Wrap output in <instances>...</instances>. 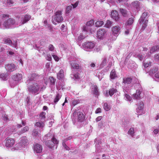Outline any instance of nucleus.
I'll return each mask as SVG.
<instances>
[{
    "label": "nucleus",
    "instance_id": "nucleus-1",
    "mask_svg": "<svg viewBox=\"0 0 159 159\" xmlns=\"http://www.w3.org/2000/svg\"><path fill=\"white\" fill-rule=\"evenodd\" d=\"M8 16L3 15L0 16V27L3 28H11L15 23V20L12 19H9Z\"/></svg>",
    "mask_w": 159,
    "mask_h": 159
},
{
    "label": "nucleus",
    "instance_id": "nucleus-2",
    "mask_svg": "<svg viewBox=\"0 0 159 159\" xmlns=\"http://www.w3.org/2000/svg\"><path fill=\"white\" fill-rule=\"evenodd\" d=\"M28 140L26 137H22L20 142L16 144L13 147L11 148L12 151L21 150L25 148L27 145Z\"/></svg>",
    "mask_w": 159,
    "mask_h": 159
},
{
    "label": "nucleus",
    "instance_id": "nucleus-3",
    "mask_svg": "<svg viewBox=\"0 0 159 159\" xmlns=\"http://www.w3.org/2000/svg\"><path fill=\"white\" fill-rule=\"evenodd\" d=\"M147 13H143L139 20L140 25L142 27V29H144L147 25Z\"/></svg>",
    "mask_w": 159,
    "mask_h": 159
},
{
    "label": "nucleus",
    "instance_id": "nucleus-4",
    "mask_svg": "<svg viewBox=\"0 0 159 159\" xmlns=\"http://www.w3.org/2000/svg\"><path fill=\"white\" fill-rule=\"evenodd\" d=\"M62 18L61 16V11L56 12L55 14L52 17V22L55 25L59 23L62 21Z\"/></svg>",
    "mask_w": 159,
    "mask_h": 159
},
{
    "label": "nucleus",
    "instance_id": "nucleus-5",
    "mask_svg": "<svg viewBox=\"0 0 159 159\" xmlns=\"http://www.w3.org/2000/svg\"><path fill=\"white\" fill-rule=\"evenodd\" d=\"M41 87L37 83H34L29 87V90L33 93H37Z\"/></svg>",
    "mask_w": 159,
    "mask_h": 159
},
{
    "label": "nucleus",
    "instance_id": "nucleus-6",
    "mask_svg": "<svg viewBox=\"0 0 159 159\" xmlns=\"http://www.w3.org/2000/svg\"><path fill=\"white\" fill-rule=\"evenodd\" d=\"M95 46L94 43L90 42H86L83 44V47L84 49L87 51H90Z\"/></svg>",
    "mask_w": 159,
    "mask_h": 159
},
{
    "label": "nucleus",
    "instance_id": "nucleus-7",
    "mask_svg": "<svg viewBox=\"0 0 159 159\" xmlns=\"http://www.w3.org/2000/svg\"><path fill=\"white\" fill-rule=\"evenodd\" d=\"M143 103L142 102H140L138 104L136 112L139 115H141L145 113L143 110Z\"/></svg>",
    "mask_w": 159,
    "mask_h": 159
},
{
    "label": "nucleus",
    "instance_id": "nucleus-8",
    "mask_svg": "<svg viewBox=\"0 0 159 159\" xmlns=\"http://www.w3.org/2000/svg\"><path fill=\"white\" fill-rule=\"evenodd\" d=\"M59 141L54 137L52 139V141H48L46 143V145L50 148L53 147L54 144L57 145Z\"/></svg>",
    "mask_w": 159,
    "mask_h": 159
},
{
    "label": "nucleus",
    "instance_id": "nucleus-9",
    "mask_svg": "<svg viewBox=\"0 0 159 159\" xmlns=\"http://www.w3.org/2000/svg\"><path fill=\"white\" fill-rule=\"evenodd\" d=\"M111 17L116 21H118L120 17L118 12L115 10H112L111 12Z\"/></svg>",
    "mask_w": 159,
    "mask_h": 159
},
{
    "label": "nucleus",
    "instance_id": "nucleus-10",
    "mask_svg": "<svg viewBox=\"0 0 159 159\" xmlns=\"http://www.w3.org/2000/svg\"><path fill=\"white\" fill-rule=\"evenodd\" d=\"M116 90L114 88L111 89L109 90H106L104 91L103 93L106 97H108L109 96H112L114 93L116 92Z\"/></svg>",
    "mask_w": 159,
    "mask_h": 159
},
{
    "label": "nucleus",
    "instance_id": "nucleus-11",
    "mask_svg": "<svg viewBox=\"0 0 159 159\" xmlns=\"http://www.w3.org/2000/svg\"><path fill=\"white\" fill-rule=\"evenodd\" d=\"M106 32L104 30H99L97 32V37L99 39H102L105 36Z\"/></svg>",
    "mask_w": 159,
    "mask_h": 159
},
{
    "label": "nucleus",
    "instance_id": "nucleus-12",
    "mask_svg": "<svg viewBox=\"0 0 159 159\" xmlns=\"http://www.w3.org/2000/svg\"><path fill=\"white\" fill-rule=\"evenodd\" d=\"M94 21L93 20H91L87 22L86 25H84L82 28L83 31H88V27L92 26L94 24Z\"/></svg>",
    "mask_w": 159,
    "mask_h": 159
},
{
    "label": "nucleus",
    "instance_id": "nucleus-13",
    "mask_svg": "<svg viewBox=\"0 0 159 159\" xmlns=\"http://www.w3.org/2000/svg\"><path fill=\"white\" fill-rule=\"evenodd\" d=\"M34 150L35 153H40L42 151V146L39 144H35L34 145Z\"/></svg>",
    "mask_w": 159,
    "mask_h": 159
},
{
    "label": "nucleus",
    "instance_id": "nucleus-14",
    "mask_svg": "<svg viewBox=\"0 0 159 159\" xmlns=\"http://www.w3.org/2000/svg\"><path fill=\"white\" fill-rule=\"evenodd\" d=\"M120 29L121 27L119 26H115L112 27V31L114 34L117 35L120 33Z\"/></svg>",
    "mask_w": 159,
    "mask_h": 159
},
{
    "label": "nucleus",
    "instance_id": "nucleus-15",
    "mask_svg": "<svg viewBox=\"0 0 159 159\" xmlns=\"http://www.w3.org/2000/svg\"><path fill=\"white\" fill-rule=\"evenodd\" d=\"M15 140L12 139H10L7 140L6 146L9 148H12L15 143Z\"/></svg>",
    "mask_w": 159,
    "mask_h": 159
},
{
    "label": "nucleus",
    "instance_id": "nucleus-16",
    "mask_svg": "<svg viewBox=\"0 0 159 159\" xmlns=\"http://www.w3.org/2000/svg\"><path fill=\"white\" fill-rule=\"evenodd\" d=\"M6 68L7 70L10 72L13 71L16 69L15 65L13 64H9L6 66Z\"/></svg>",
    "mask_w": 159,
    "mask_h": 159
},
{
    "label": "nucleus",
    "instance_id": "nucleus-17",
    "mask_svg": "<svg viewBox=\"0 0 159 159\" xmlns=\"http://www.w3.org/2000/svg\"><path fill=\"white\" fill-rule=\"evenodd\" d=\"M64 76L65 72L63 70L61 69L57 74V78L59 80L62 79L64 77Z\"/></svg>",
    "mask_w": 159,
    "mask_h": 159
},
{
    "label": "nucleus",
    "instance_id": "nucleus-18",
    "mask_svg": "<svg viewBox=\"0 0 159 159\" xmlns=\"http://www.w3.org/2000/svg\"><path fill=\"white\" fill-rule=\"evenodd\" d=\"M134 22V19L133 18H131L128 20L125 24V27L126 28H129V29H131V27L130 25L133 24Z\"/></svg>",
    "mask_w": 159,
    "mask_h": 159
},
{
    "label": "nucleus",
    "instance_id": "nucleus-19",
    "mask_svg": "<svg viewBox=\"0 0 159 159\" xmlns=\"http://www.w3.org/2000/svg\"><path fill=\"white\" fill-rule=\"evenodd\" d=\"M22 74H18L13 75V79L16 81H19L22 79Z\"/></svg>",
    "mask_w": 159,
    "mask_h": 159
},
{
    "label": "nucleus",
    "instance_id": "nucleus-20",
    "mask_svg": "<svg viewBox=\"0 0 159 159\" xmlns=\"http://www.w3.org/2000/svg\"><path fill=\"white\" fill-rule=\"evenodd\" d=\"M134 98L135 99H139L141 98V91L139 90H137L135 94H133Z\"/></svg>",
    "mask_w": 159,
    "mask_h": 159
},
{
    "label": "nucleus",
    "instance_id": "nucleus-21",
    "mask_svg": "<svg viewBox=\"0 0 159 159\" xmlns=\"http://www.w3.org/2000/svg\"><path fill=\"white\" fill-rule=\"evenodd\" d=\"M70 65L71 67L74 69H77L79 68V65L75 61H70Z\"/></svg>",
    "mask_w": 159,
    "mask_h": 159
},
{
    "label": "nucleus",
    "instance_id": "nucleus-22",
    "mask_svg": "<svg viewBox=\"0 0 159 159\" xmlns=\"http://www.w3.org/2000/svg\"><path fill=\"white\" fill-rule=\"evenodd\" d=\"M92 92L93 94L97 95L99 94L98 91L97 87L96 85L92 86Z\"/></svg>",
    "mask_w": 159,
    "mask_h": 159
},
{
    "label": "nucleus",
    "instance_id": "nucleus-23",
    "mask_svg": "<svg viewBox=\"0 0 159 159\" xmlns=\"http://www.w3.org/2000/svg\"><path fill=\"white\" fill-rule=\"evenodd\" d=\"M135 131L134 128L133 127H131L129 129L128 134L130 135L131 137H133L135 135Z\"/></svg>",
    "mask_w": 159,
    "mask_h": 159
},
{
    "label": "nucleus",
    "instance_id": "nucleus-24",
    "mask_svg": "<svg viewBox=\"0 0 159 159\" xmlns=\"http://www.w3.org/2000/svg\"><path fill=\"white\" fill-rule=\"evenodd\" d=\"M30 18V16L28 15H25L22 18V24H24L28 21Z\"/></svg>",
    "mask_w": 159,
    "mask_h": 159
},
{
    "label": "nucleus",
    "instance_id": "nucleus-25",
    "mask_svg": "<svg viewBox=\"0 0 159 159\" xmlns=\"http://www.w3.org/2000/svg\"><path fill=\"white\" fill-rule=\"evenodd\" d=\"M78 118L79 121H82L84 119V116L83 113L81 112H79L78 113Z\"/></svg>",
    "mask_w": 159,
    "mask_h": 159
},
{
    "label": "nucleus",
    "instance_id": "nucleus-26",
    "mask_svg": "<svg viewBox=\"0 0 159 159\" xmlns=\"http://www.w3.org/2000/svg\"><path fill=\"white\" fill-rule=\"evenodd\" d=\"M110 78L114 79L117 77V75L116 73L115 70H112L111 72L110 75Z\"/></svg>",
    "mask_w": 159,
    "mask_h": 159
},
{
    "label": "nucleus",
    "instance_id": "nucleus-27",
    "mask_svg": "<svg viewBox=\"0 0 159 159\" xmlns=\"http://www.w3.org/2000/svg\"><path fill=\"white\" fill-rule=\"evenodd\" d=\"M84 33L83 32L82 34H80L78 37V38L77 39V40L78 41H79L81 40L82 39H84L85 37H86L85 35H84L85 33V31H84Z\"/></svg>",
    "mask_w": 159,
    "mask_h": 159
},
{
    "label": "nucleus",
    "instance_id": "nucleus-28",
    "mask_svg": "<svg viewBox=\"0 0 159 159\" xmlns=\"http://www.w3.org/2000/svg\"><path fill=\"white\" fill-rule=\"evenodd\" d=\"M131 80L130 78H125L123 79V82L124 84H129L131 82Z\"/></svg>",
    "mask_w": 159,
    "mask_h": 159
},
{
    "label": "nucleus",
    "instance_id": "nucleus-29",
    "mask_svg": "<svg viewBox=\"0 0 159 159\" xmlns=\"http://www.w3.org/2000/svg\"><path fill=\"white\" fill-rule=\"evenodd\" d=\"M111 106L107 103H105L104 105L103 108L106 111H108L111 109Z\"/></svg>",
    "mask_w": 159,
    "mask_h": 159
},
{
    "label": "nucleus",
    "instance_id": "nucleus-30",
    "mask_svg": "<svg viewBox=\"0 0 159 159\" xmlns=\"http://www.w3.org/2000/svg\"><path fill=\"white\" fill-rule=\"evenodd\" d=\"M35 125L39 128H43L44 126V124L43 122H37L35 124Z\"/></svg>",
    "mask_w": 159,
    "mask_h": 159
},
{
    "label": "nucleus",
    "instance_id": "nucleus-31",
    "mask_svg": "<svg viewBox=\"0 0 159 159\" xmlns=\"http://www.w3.org/2000/svg\"><path fill=\"white\" fill-rule=\"evenodd\" d=\"M124 98L126 100L129 102H131L132 101V98L130 95L127 94L125 95Z\"/></svg>",
    "mask_w": 159,
    "mask_h": 159
},
{
    "label": "nucleus",
    "instance_id": "nucleus-32",
    "mask_svg": "<svg viewBox=\"0 0 159 159\" xmlns=\"http://www.w3.org/2000/svg\"><path fill=\"white\" fill-rule=\"evenodd\" d=\"M112 24V22L109 20L107 21L105 25V26L107 28H109L111 26Z\"/></svg>",
    "mask_w": 159,
    "mask_h": 159
},
{
    "label": "nucleus",
    "instance_id": "nucleus-33",
    "mask_svg": "<svg viewBox=\"0 0 159 159\" xmlns=\"http://www.w3.org/2000/svg\"><path fill=\"white\" fill-rule=\"evenodd\" d=\"M104 24V22L102 21H97L95 23V25L97 27H100L102 26L103 24Z\"/></svg>",
    "mask_w": 159,
    "mask_h": 159
},
{
    "label": "nucleus",
    "instance_id": "nucleus-34",
    "mask_svg": "<svg viewBox=\"0 0 159 159\" xmlns=\"http://www.w3.org/2000/svg\"><path fill=\"white\" fill-rule=\"evenodd\" d=\"M29 130V127L28 126H25L21 130L20 134L24 133L27 131Z\"/></svg>",
    "mask_w": 159,
    "mask_h": 159
},
{
    "label": "nucleus",
    "instance_id": "nucleus-35",
    "mask_svg": "<svg viewBox=\"0 0 159 159\" xmlns=\"http://www.w3.org/2000/svg\"><path fill=\"white\" fill-rule=\"evenodd\" d=\"M0 78L3 80H6L7 79V75L6 74H2L1 75Z\"/></svg>",
    "mask_w": 159,
    "mask_h": 159
},
{
    "label": "nucleus",
    "instance_id": "nucleus-36",
    "mask_svg": "<svg viewBox=\"0 0 159 159\" xmlns=\"http://www.w3.org/2000/svg\"><path fill=\"white\" fill-rule=\"evenodd\" d=\"M120 11L122 15L124 16H125L127 14V11L123 9H120Z\"/></svg>",
    "mask_w": 159,
    "mask_h": 159
},
{
    "label": "nucleus",
    "instance_id": "nucleus-37",
    "mask_svg": "<svg viewBox=\"0 0 159 159\" xmlns=\"http://www.w3.org/2000/svg\"><path fill=\"white\" fill-rule=\"evenodd\" d=\"M159 49V46L154 47L151 48L150 50V52H153L154 51L157 50Z\"/></svg>",
    "mask_w": 159,
    "mask_h": 159
},
{
    "label": "nucleus",
    "instance_id": "nucleus-38",
    "mask_svg": "<svg viewBox=\"0 0 159 159\" xmlns=\"http://www.w3.org/2000/svg\"><path fill=\"white\" fill-rule=\"evenodd\" d=\"M54 59L56 61H58L60 59V58L55 54H52V55Z\"/></svg>",
    "mask_w": 159,
    "mask_h": 159
},
{
    "label": "nucleus",
    "instance_id": "nucleus-39",
    "mask_svg": "<svg viewBox=\"0 0 159 159\" xmlns=\"http://www.w3.org/2000/svg\"><path fill=\"white\" fill-rule=\"evenodd\" d=\"M61 98V96L59 95V94H58L57 95L56 98L54 99V102L55 103L57 102L59 100V99Z\"/></svg>",
    "mask_w": 159,
    "mask_h": 159
},
{
    "label": "nucleus",
    "instance_id": "nucleus-40",
    "mask_svg": "<svg viewBox=\"0 0 159 159\" xmlns=\"http://www.w3.org/2000/svg\"><path fill=\"white\" fill-rule=\"evenodd\" d=\"M48 81H50L51 84H53L55 83V80L53 77H51L49 79H48Z\"/></svg>",
    "mask_w": 159,
    "mask_h": 159
},
{
    "label": "nucleus",
    "instance_id": "nucleus-41",
    "mask_svg": "<svg viewBox=\"0 0 159 159\" xmlns=\"http://www.w3.org/2000/svg\"><path fill=\"white\" fill-rule=\"evenodd\" d=\"M159 132V128H156L154 129L153 133L155 134H157Z\"/></svg>",
    "mask_w": 159,
    "mask_h": 159
},
{
    "label": "nucleus",
    "instance_id": "nucleus-42",
    "mask_svg": "<svg viewBox=\"0 0 159 159\" xmlns=\"http://www.w3.org/2000/svg\"><path fill=\"white\" fill-rule=\"evenodd\" d=\"M151 64L150 62H144L143 63V66L145 67H147L150 66Z\"/></svg>",
    "mask_w": 159,
    "mask_h": 159
},
{
    "label": "nucleus",
    "instance_id": "nucleus-43",
    "mask_svg": "<svg viewBox=\"0 0 159 159\" xmlns=\"http://www.w3.org/2000/svg\"><path fill=\"white\" fill-rule=\"evenodd\" d=\"M72 6H68L66 8V12L67 13L69 12L71 10Z\"/></svg>",
    "mask_w": 159,
    "mask_h": 159
},
{
    "label": "nucleus",
    "instance_id": "nucleus-44",
    "mask_svg": "<svg viewBox=\"0 0 159 159\" xmlns=\"http://www.w3.org/2000/svg\"><path fill=\"white\" fill-rule=\"evenodd\" d=\"M33 134L35 136H37L39 134V132L37 130H34L33 131Z\"/></svg>",
    "mask_w": 159,
    "mask_h": 159
},
{
    "label": "nucleus",
    "instance_id": "nucleus-45",
    "mask_svg": "<svg viewBox=\"0 0 159 159\" xmlns=\"http://www.w3.org/2000/svg\"><path fill=\"white\" fill-rule=\"evenodd\" d=\"M50 120V121L49 122L48 124V126L49 127H51L52 126V123L54 122V120L53 118L51 119Z\"/></svg>",
    "mask_w": 159,
    "mask_h": 159
},
{
    "label": "nucleus",
    "instance_id": "nucleus-46",
    "mask_svg": "<svg viewBox=\"0 0 159 159\" xmlns=\"http://www.w3.org/2000/svg\"><path fill=\"white\" fill-rule=\"evenodd\" d=\"M46 115V113L44 112H42L40 114V117L41 118H43L45 117V115Z\"/></svg>",
    "mask_w": 159,
    "mask_h": 159
},
{
    "label": "nucleus",
    "instance_id": "nucleus-47",
    "mask_svg": "<svg viewBox=\"0 0 159 159\" xmlns=\"http://www.w3.org/2000/svg\"><path fill=\"white\" fill-rule=\"evenodd\" d=\"M5 42L7 43H8L9 44H11V43L12 42L11 41L10 39H8L6 40Z\"/></svg>",
    "mask_w": 159,
    "mask_h": 159
},
{
    "label": "nucleus",
    "instance_id": "nucleus-48",
    "mask_svg": "<svg viewBox=\"0 0 159 159\" xmlns=\"http://www.w3.org/2000/svg\"><path fill=\"white\" fill-rule=\"evenodd\" d=\"M79 3V2L78 1H76L74 4H72L73 6V8H76L78 6Z\"/></svg>",
    "mask_w": 159,
    "mask_h": 159
},
{
    "label": "nucleus",
    "instance_id": "nucleus-49",
    "mask_svg": "<svg viewBox=\"0 0 159 159\" xmlns=\"http://www.w3.org/2000/svg\"><path fill=\"white\" fill-rule=\"evenodd\" d=\"M50 51H52L54 49V47L52 45H50L48 47Z\"/></svg>",
    "mask_w": 159,
    "mask_h": 159
},
{
    "label": "nucleus",
    "instance_id": "nucleus-50",
    "mask_svg": "<svg viewBox=\"0 0 159 159\" xmlns=\"http://www.w3.org/2000/svg\"><path fill=\"white\" fill-rule=\"evenodd\" d=\"M101 109L100 108H98L95 111L96 113H98L101 112Z\"/></svg>",
    "mask_w": 159,
    "mask_h": 159
},
{
    "label": "nucleus",
    "instance_id": "nucleus-51",
    "mask_svg": "<svg viewBox=\"0 0 159 159\" xmlns=\"http://www.w3.org/2000/svg\"><path fill=\"white\" fill-rule=\"evenodd\" d=\"M155 77L159 81V72H158L155 74Z\"/></svg>",
    "mask_w": 159,
    "mask_h": 159
},
{
    "label": "nucleus",
    "instance_id": "nucleus-52",
    "mask_svg": "<svg viewBox=\"0 0 159 159\" xmlns=\"http://www.w3.org/2000/svg\"><path fill=\"white\" fill-rule=\"evenodd\" d=\"M7 3L8 5H11L13 3V2L12 0H8Z\"/></svg>",
    "mask_w": 159,
    "mask_h": 159
},
{
    "label": "nucleus",
    "instance_id": "nucleus-53",
    "mask_svg": "<svg viewBox=\"0 0 159 159\" xmlns=\"http://www.w3.org/2000/svg\"><path fill=\"white\" fill-rule=\"evenodd\" d=\"M50 62L47 63L46 64V67L47 69H49L50 68Z\"/></svg>",
    "mask_w": 159,
    "mask_h": 159
},
{
    "label": "nucleus",
    "instance_id": "nucleus-54",
    "mask_svg": "<svg viewBox=\"0 0 159 159\" xmlns=\"http://www.w3.org/2000/svg\"><path fill=\"white\" fill-rule=\"evenodd\" d=\"M101 48L100 47H96L94 48V50L97 51V52H98L101 50Z\"/></svg>",
    "mask_w": 159,
    "mask_h": 159
},
{
    "label": "nucleus",
    "instance_id": "nucleus-55",
    "mask_svg": "<svg viewBox=\"0 0 159 159\" xmlns=\"http://www.w3.org/2000/svg\"><path fill=\"white\" fill-rule=\"evenodd\" d=\"M128 28L126 27V30L125 31V34L126 35H128L129 33V29H127Z\"/></svg>",
    "mask_w": 159,
    "mask_h": 159
},
{
    "label": "nucleus",
    "instance_id": "nucleus-56",
    "mask_svg": "<svg viewBox=\"0 0 159 159\" xmlns=\"http://www.w3.org/2000/svg\"><path fill=\"white\" fill-rule=\"evenodd\" d=\"M47 60L49 61H50L52 59V57L50 55H48L46 58Z\"/></svg>",
    "mask_w": 159,
    "mask_h": 159
},
{
    "label": "nucleus",
    "instance_id": "nucleus-57",
    "mask_svg": "<svg viewBox=\"0 0 159 159\" xmlns=\"http://www.w3.org/2000/svg\"><path fill=\"white\" fill-rule=\"evenodd\" d=\"M102 118V117L101 116H99L97 118H96V120L97 122H98L99 121H100L101 119Z\"/></svg>",
    "mask_w": 159,
    "mask_h": 159
},
{
    "label": "nucleus",
    "instance_id": "nucleus-58",
    "mask_svg": "<svg viewBox=\"0 0 159 159\" xmlns=\"http://www.w3.org/2000/svg\"><path fill=\"white\" fill-rule=\"evenodd\" d=\"M74 77L75 79L79 78V76L78 74H76L74 75Z\"/></svg>",
    "mask_w": 159,
    "mask_h": 159
},
{
    "label": "nucleus",
    "instance_id": "nucleus-59",
    "mask_svg": "<svg viewBox=\"0 0 159 159\" xmlns=\"http://www.w3.org/2000/svg\"><path fill=\"white\" fill-rule=\"evenodd\" d=\"M155 119L156 120L159 119V113H157V114L156 116L155 117Z\"/></svg>",
    "mask_w": 159,
    "mask_h": 159
},
{
    "label": "nucleus",
    "instance_id": "nucleus-60",
    "mask_svg": "<svg viewBox=\"0 0 159 159\" xmlns=\"http://www.w3.org/2000/svg\"><path fill=\"white\" fill-rule=\"evenodd\" d=\"M155 58L156 59L159 60V54L155 55Z\"/></svg>",
    "mask_w": 159,
    "mask_h": 159
},
{
    "label": "nucleus",
    "instance_id": "nucleus-61",
    "mask_svg": "<svg viewBox=\"0 0 159 159\" xmlns=\"http://www.w3.org/2000/svg\"><path fill=\"white\" fill-rule=\"evenodd\" d=\"M3 119L5 121H7V120L8 117H7V116H4L3 117Z\"/></svg>",
    "mask_w": 159,
    "mask_h": 159
},
{
    "label": "nucleus",
    "instance_id": "nucleus-62",
    "mask_svg": "<svg viewBox=\"0 0 159 159\" xmlns=\"http://www.w3.org/2000/svg\"><path fill=\"white\" fill-rule=\"evenodd\" d=\"M8 53H9V55H12L13 54L14 52L11 51H9Z\"/></svg>",
    "mask_w": 159,
    "mask_h": 159
},
{
    "label": "nucleus",
    "instance_id": "nucleus-63",
    "mask_svg": "<svg viewBox=\"0 0 159 159\" xmlns=\"http://www.w3.org/2000/svg\"><path fill=\"white\" fill-rule=\"evenodd\" d=\"M155 71H152V70H150L149 72V74L150 75H152V74L155 73Z\"/></svg>",
    "mask_w": 159,
    "mask_h": 159
},
{
    "label": "nucleus",
    "instance_id": "nucleus-64",
    "mask_svg": "<svg viewBox=\"0 0 159 159\" xmlns=\"http://www.w3.org/2000/svg\"><path fill=\"white\" fill-rule=\"evenodd\" d=\"M90 66L92 67H94L95 66V64L94 63H92L90 64Z\"/></svg>",
    "mask_w": 159,
    "mask_h": 159
}]
</instances>
